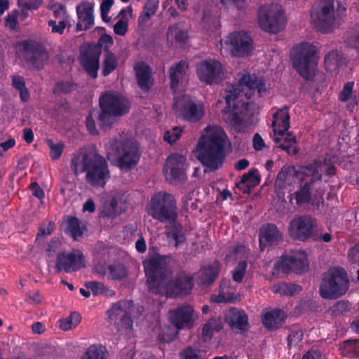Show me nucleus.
<instances>
[{
  "label": "nucleus",
  "mask_w": 359,
  "mask_h": 359,
  "mask_svg": "<svg viewBox=\"0 0 359 359\" xmlns=\"http://www.w3.org/2000/svg\"><path fill=\"white\" fill-rule=\"evenodd\" d=\"M71 168L76 175L85 172L86 181L93 187L104 188L111 177L106 159L93 149H81L74 154Z\"/></svg>",
  "instance_id": "1"
},
{
  "label": "nucleus",
  "mask_w": 359,
  "mask_h": 359,
  "mask_svg": "<svg viewBox=\"0 0 359 359\" xmlns=\"http://www.w3.org/2000/svg\"><path fill=\"white\" fill-rule=\"evenodd\" d=\"M227 142L228 137L220 127L207 130L206 135L200 137L196 147L197 158L206 170L215 171L223 165Z\"/></svg>",
  "instance_id": "2"
},
{
  "label": "nucleus",
  "mask_w": 359,
  "mask_h": 359,
  "mask_svg": "<svg viewBox=\"0 0 359 359\" xmlns=\"http://www.w3.org/2000/svg\"><path fill=\"white\" fill-rule=\"evenodd\" d=\"M101 111L98 121L101 127L107 128L114 123V118L128 113L130 104L127 98L115 91H107L100 97Z\"/></svg>",
  "instance_id": "3"
},
{
  "label": "nucleus",
  "mask_w": 359,
  "mask_h": 359,
  "mask_svg": "<svg viewBox=\"0 0 359 359\" xmlns=\"http://www.w3.org/2000/svg\"><path fill=\"white\" fill-rule=\"evenodd\" d=\"M290 60L293 68L305 80H313L318 57L316 47L309 42H302L292 49Z\"/></svg>",
  "instance_id": "4"
},
{
  "label": "nucleus",
  "mask_w": 359,
  "mask_h": 359,
  "mask_svg": "<svg viewBox=\"0 0 359 359\" xmlns=\"http://www.w3.org/2000/svg\"><path fill=\"white\" fill-rule=\"evenodd\" d=\"M349 279L342 267H334L325 273L322 278L319 293L325 299H337L348 290Z\"/></svg>",
  "instance_id": "5"
},
{
  "label": "nucleus",
  "mask_w": 359,
  "mask_h": 359,
  "mask_svg": "<svg viewBox=\"0 0 359 359\" xmlns=\"http://www.w3.org/2000/svg\"><path fill=\"white\" fill-rule=\"evenodd\" d=\"M148 213L161 222H176L178 217L175 197L166 192H159L151 197Z\"/></svg>",
  "instance_id": "6"
},
{
  "label": "nucleus",
  "mask_w": 359,
  "mask_h": 359,
  "mask_svg": "<svg viewBox=\"0 0 359 359\" xmlns=\"http://www.w3.org/2000/svg\"><path fill=\"white\" fill-rule=\"evenodd\" d=\"M25 67L29 70L42 69L49 59L46 47L41 42L26 39L18 43Z\"/></svg>",
  "instance_id": "7"
},
{
  "label": "nucleus",
  "mask_w": 359,
  "mask_h": 359,
  "mask_svg": "<svg viewBox=\"0 0 359 359\" xmlns=\"http://www.w3.org/2000/svg\"><path fill=\"white\" fill-rule=\"evenodd\" d=\"M194 286V276L191 273L181 270L171 278H167L161 286L158 294H164L169 298H180L189 294Z\"/></svg>",
  "instance_id": "8"
},
{
  "label": "nucleus",
  "mask_w": 359,
  "mask_h": 359,
  "mask_svg": "<svg viewBox=\"0 0 359 359\" xmlns=\"http://www.w3.org/2000/svg\"><path fill=\"white\" fill-rule=\"evenodd\" d=\"M135 304L133 300H121L114 304L107 311V321L114 325L118 331H126L132 329Z\"/></svg>",
  "instance_id": "9"
},
{
  "label": "nucleus",
  "mask_w": 359,
  "mask_h": 359,
  "mask_svg": "<svg viewBox=\"0 0 359 359\" xmlns=\"http://www.w3.org/2000/svg\"><path fill=\"white\" fill-rule=\"evenodd\" d=\"M149 290L155 294L159 293L161 286L167 280L169 271L163 257H154L143 262Z\"/></svg>",
  "instance_id": "10"
},
{
  "label": "nucleus",
  "mask_w": 359,
  "mask_h": 359,
  "mask_svg": "<svg viewBox=\"0 0 359 359\" xmlns=\"http://www.w3.org/2000/svg\"><path fill=\"white\" fill-rule=\"evenodd\" d=\"M317 219L310 215L295 216L289 223L288 234L294 241L306 242L316 237Z\"/></svg>",
  "instance_id": "11"
},
{
  "label": "nucleus",
  "mask_w": 359,
  "mask_h": 359,
  "mask_svg": "<svg viewBox=\"0 0 359 359\" xmlns=\"http://www.w3.org/2000/svg\"><path fill=\"white\" fill-rule=\"evenodd\" d=\"M258 22L262 30L276 34L285 26L283 11L278 5L263 6L258 13Z\"/></svg>",
  "instance_id": "12"
},
{
  "label": "nucleus",
  "mask_w": 359,
  "mask_h": 359,
  "mask_svg": "<svg viewBox=\"0 0 359 359\" xmlns=\"http://www.w3.org/2000/svg\"><path fill=\"white\" fill-rule=\"evenodd\" d=\"M276 269L288 274L291 272L302 274L309 269L308 256L304 250H294L282 255L275 264Z\"/></svg>",
  "instance_id": "13"
},
{
  "label": "nucleus",
  "mask_w": 359,
  "mask_h": 359,
  "mask_svg": "<svg viewBox=\"0 0 359 359\" xmlns=\"http://www.w3.org/2000/svg\"><path fill=\"white\" fill-rule=\"evenodd\" d=\"M334 0H321L318 10L312 11L311 20L322 33L331 32L334 27Z\"/></svg>",
  "instance_id": "14"
},
{
  "label": "nucleus",
  "mask_w": 359,
  "mask_h": 359,
  "mask_svg": "<svg viewBox=\"0 0 359 359\" xmlns=\"http://www.w3.org/2000/svg\"><path fill=\"white\" fill-rule=\"evenodd\" d=\"M108 156L123 171H128L135 165V151L122 140H114L108 149Z\"/></svg>",
  "instance_id": "15"
},
{
  "label": "nucleus",
  "mask_w": 359,
  "mask_h": 359,
  "mask_svg": "<svg viewBox=\"0 0 359 359\" xmlns=\"http://www.w3.org/2000/svg\"><path fill=\"white\" fill-rule=\"evenodd\" d=\"M225 101L224 119L234 128L240 126L243 122V112L247 110L248 103L242 101L239 94L232 92L226 95Z\"/></svg>",
  "instance_id": "16"
},
{
  "label": "nucleus",
  "mask_w": 359,
  "mask_h": 359,
  "mask_svg": "<svg viewBox=\"0 0 359 359\" xmlns=\"http://www.w3.org/2000/svg\"><path fill=\"white\" fill-rule=\"evenodd\" d=\"M79 50V60L82 67L90 77L97 78L102 53L100 46H95V43H87L82 45Z\"/></svg>",
  "instance_id": "17"
},
{
  "label": "nucleus",
  "mask_w": 359,
  "mask_h": 359,
  "mask_svg": "<svg viewBox=\"0 0 359 359\" xmlns=\"http://www.w3.org/2000/svg\"><path fill=\"white\" fill-rule=\"evenodd\" d=\"M85 266V257L83 252L79 250L70 252L63 251L57 254L55 270L57 273L76 272Z\"/></svg>",
  "instance_id": "18"
},
{
  "label": "nucleus",
  "mask_w": 359,
  "mask_h": 359,
  "mask_svg": "<svg viewBox=\"0 0 359 359\" xmlns=\"http://www.w3.org/2000/svg\"><path fill=\"white\" fill-rule=\"evenodd\" d=\"M187 167L185 156L177 154H170L165 161L163 172L167 180L170 182H182L187 178L186 169Z\"/></svg>",
  "instance_id": "19"
},
{
  "label": "nucleus",
  "mask_w": 359,
  "mask_h": 359,
  "mask_svg": "<svg viewBox=\"0 0 359 359\" xmlns=\"http://www.w3.org/2000/svg\"><path fill=\"white\" fill-rule=\"evenodd\" d=\"M221 71L222 64L215 60H205L196 65V74L199 80L209 85L219 81Z\"/></svg>",
  "instance_id": "20"
},
{
  "label": "nucleus",
  "mask_w": 359,
  "mask_h": 359,
  "mask_svg": "<svg viewBox=\"0 0 359 359\" xmlns=\"http://www.w3.org/2000/svg\"><path fill=\"white\" fill-rule=\"evenodd\" d=\"M194 310L191 306L184 304L170 310L168 317L177 329H189L194 325Z\"/></svg>",
  "instance_id": "21"
},
{
  "label": "nucleus",
  "mask_w": 359,
  "mask_h": 359,
  "mask_svg": "<svg viewBox=\"0 0 359 359\" xmlns=\"http://www.w3.org/2000/svg\"><path fill=\"white\" fill-rule=\"evenodd\" d=\"M229 40L233 48L232 53L236 56H248L252 51L253 40L245 32L239 31L231 33Z\"/></svg>",
  "instance_id": "22"
},
{
  "label": "nucleus",
  "mask_w": 359,
  "mask_h": 359,
  "mask_svg": "<svg viewBox=\"0 0 359 359\" xmlns=\"http://www.w3.org/2000/svg\"><path fill=\"white\" fill-rule=\"evenodd\" d=\"M180 109L183 118L191 123L199 121L204 116V105L201 102H196L190 98L184 99Z\"/></svg>",
  "instance_id": "23"
},
{
  "label": "nucleus",
  "mask_w": 359,
  "mask_h": 359,
  "mask_svg": "<svg viewBox=\"0 0 359 359\" xmlns=\"http://www.w3.org/2000/svg\"><path fill=\"white\" fill-rule=\"evenodd\" d=\"M136 83L144 93H148L154 84L152 69L144 62L136 63Z\"/></svg>",
  "instance_id": "24"
},
{
  "label": "nucleus",
  "mask_w": 359,
  "mask_h": 359,
  "mask_svg": "<svg viewBox=\"0 0 359 359\" xmlns=\"http://www.w3.org/2000/svg\"><path fill=\"white\" fill-rule=\"evenodd\" d=\"M304 174L299 172L294 165H284L277 175L275 185L280 189H285L287 187L290 186L293 180L296 178L299 182H303Z\"/></svg>",
  "instance_id": "25"
},
{
  "label": "nucleus",
  "mask_w": 359,
  "mask_h": 359,
  "mask_svg": "<svg viewBox=\"0 0 359 359\" xmlns=\"http://www.w3.org/2000/svg\"><path fill=\"white\" fill-rule=\"evenodd\" d=\"M287 106L278 110L273 116L272 127L274 136H283L290 127V116Z\"/></svg>",
  "instance_id": "26"
},
{
  "label": "nucleus",
  "mask_w": 359,
  "mask_h": 359,
  "mask_svg": "<svg viewBox=\"0 0 359 359\" xmlns=\"http://www.w3.org/2000/svg\"><path fill=\"white\" fill-rule=\"evenodd\" d=\"M78 22L76 30L83 31L90 29L94 25L93 7L90 4L85 3L76 7Z\"/></svg>",
  "instance_id": "27"
},
{
  "label": "nucleus",
  "mask_w": 359,
  "mask_h": 359,
  "mask_svg": "<svg viewBox=\"0 0 359 359\" xmlns=\"http://www.w3.org/2000/svg\"><path fill=\"white\" fill-rule=\"evenodd\" d=\"M326 165V160H315L308 165L302 166L299 172L304 174L303 182H312V185L316 182H320L322 180V174L320 171Z\"/></svg>",
  "instance_id": "28"
},
{
  "label": "nucleus",
  "mask_w": 359,
  "mask_h": 359,
  "mask_svg": "<svg viewBox=\"0 0 359 359\" xmlns=\"http://www.w3.org/2000/svg\"><path fill=\"white\" fill-rule=\"evenodd\" d=\"M260 248L264 246L277 245L283 238L282 234L274 224H267L260 230Z\"/></svg>",
  "instance_id": "29"
},
{
  "label": "nucleus",
  "mask_w": 359,
  "mask_h": 359,
  "mask_svg": "<svg viewBox=\"0 0 359 359\" xmlns=\"http://www.w3.org/2000/svg\"><path fill=\"white\" fill-rule=\"evenodd\" d=\"M286 316L280 309H274L266 312L262 318L263 325L270 330H276L283 325Z\"/></svg>",
  "instance_id": "30"
},
{
  "label": "nucleus",
  "mask_w": 359,
  "mask_h": 359,
  "mask_svg": "<svg viewBox=\"0 0 359 359\" xmlns=\"http://www.w3.org/2000/svg\"><path fill=\"white\" fill-rule=\"evenodd\" d=\"M227 321L233 328L245 332L249 328L248 315L243 311L233 309L230 311Z\"/></svg>",
  "instance_id": "31"
},
{
  "label": "nucleus",
  "mask_w": 359,
  "mask_h": 359,
  "mask_svg": "<svg viewBox=\"0 0 359 359\" xmlns=\"http://www.w3.org/2000/svg\"><path fill=\"white\" fill-rule=\"evenodd\" d=\"M299 189L291 194V199L295 200L298 207L309 203L311 201L312 182H301Z\"/></svg>",
  "instance_id": "32"
},
{
  "label": "nucleus",
  "mask_w": 359,
  "mask_h": 359,
  "mask_svg": "<svg viewBox=\"0 0 359 359\" xmlns=\"http://www.w3.org/2000/svg\"><path fill=\"white\" fill-rule=\"evenodd\" d=\"M167 36L168 39H174L177 45L182 47L189 39V29L183 27L181 23H176L168 27Z\"/></svg>",
  "instance_id": "33"
},
{
  "label": "nucleus",
  "mask_w": 359,
  "mask_h": 359,
  "mask_svg": "<svg viewBox=\"0 0 359 359\" xmlns=\"http://www.w3.org/2000/svg\"><path fill=\"white\" fill-rule=\"evenodd\" d=\"M168 223L170 225L166 227V236L170 242H174L175 246L178 247L186 241L182 226L177 221Z\"/></svg>",
  "instance_id": "34"
},
{
  "label": "nucleus",
  "mask_w": 359,
  "mask_h": 359,
  "mask_svg": "<svg viewBox=\"0 0 359 359\" xmlns=\"http://www.w3.org/2000/svg\"><path fill=\"white\" fill-rule=\"evenodd\" d=\"M189 66L186 61L181 60L169 69L170 88L176 89L179 86L180 79L185 75Z\"/></svg>",
  "instance_id": "35"
},
{
  "label": "nucleus",
  "mask_w": 359,
  "mask_h": 359,
  "mask_svg": "<svg viewBox=\"0 0 359 359\" xmlns=\"http://www.w3.org/2000/svg\"><path fill=\"white\" fill-rule=\"evenodd\" d=\"M201 283L205 285H212L218 278L220 272V264L217 260L202 268Z\"/></svg>",
  "instance_id": "36"
},
{
  "label": "nucleus",
  "mask_w": 359,
  "mask_h": 359,
  "mask_svg": "<svg viewBox=\"0 0 359 359\" xmlns=\"http://www.w3.org/2000/svg\"><path fill=\"white\" fill-rule=\"evenodd\" d=\"M223 326L222 323L215 318L208 320L203 326L201 337L203 341H208L213 336V334L219 332Z\"/></svg>",
  "instance_id": "37"
},
{
  "label": "nucleus",
  "mask_w": 359,
  "mask_h": 359,
  "mask_svg": "<svg viewBox=\"0 0 359 359\" xmlns=\"http://www.w3.org/2000/svg\"><path fill=\"white\" fill-rule=\"evenodd\" d=\"M158 0H147L143 8V12L138 19L139 26L142 27L146 23L157 11L158 8Z\"/></svg>",
  "instance_id": "38"
},
{
  "label": "nucleus",
  "mask_w": 359,
  "mask_h": 359,
  "mask_svg": "<svg viewBox=\"0 0 359 359\" xmlns=\"http://www.w3.org/2000/svg\"><path fill=\"white\" fill-rule=\"evenodd\" d=\"M108 355L107 349L102 344L90 345L85 353L82 359H106Z\"/></svg>",
  "instance_id": "39"
},
{
  "label": "nucleus",
  "mask_w": 359,
  "mask_h": 359,
  "mask_svg": "<svg viewBox=\"0 0 359 359\" xmlns=\"http://www.w3.org/2000/svg\"><path fill=\"white\" fill-rule=\"evenodd\" d=\"M273 291L275 293L292 296L299 293L302 291V287L297 284L280 282L273 285Z\"/></svg>",
  "instance_id": "40"
},
{
  "label": "nucleus",
  "mask_w": 359,
  "mask_h": 359,
  "mask_svg": "<svg viewBox=\"0 0 359 359\" xmlns=\"http://www.w3.org/2000/svg\"><path fill=\"white\" fill-rule=\"evenodd\" d=\"M81 316L79 312H72L67 318H63L59 320V327L68 331L75 328L81 322Z\"/></svg>",
  "instance_id": "41"
},
{
  "label": "nucleus",
  "mask_w": 359,
  "mask_h": 359,
  "mask_svg": "<svg viewBox=\"0 0 359 359\" xmlns=\"http://www.w3.org/2000/svg\"><path fill=\"white\" fill-rule=\"evenodd\" d=\"M110 278L114 280H121L126 278L128 273L127 267L120 262L113 263L107 266Z\"/></svg>",
  "instance_id": "42"
},
{
  "label": "nucleus",
  "mask_w": 359,
  "mask_h": 359,
  "mask_svg": "<svg viewBox=\"0 0 359 359\" xmlns=\"http://www.w3.org/2000/svg\"><path fill=\"white\" fill-rule=\"evenodd\" d=\"M239 83L241 86L248 87L250 90L256 89L259 93H261L264 88V83L262 81L259 80L257 76L250 74L243 75L239 79Z\"/></svg>",
  "instance_id": "43"
},
{
  "label": "nucleus",
  "mask_w": 359,
  "mask_h": 359,
  "mask_svg": "<svg viewBox=\"0 0 359 359\" xmlns=\"http://www.w3.org/2000/svg\"><path fill=\"white\" fill-rule=\"evenodd\" d=\"M118 62L116 55L111 51H107L102 64V74L104 76H109L118 67Z\"/></svg>",
  "instance_id": "44"
},
{
  "label": "nucleus",
  "mask_w": 359,
  "mask_h": 359,
  "mask_svg": "<svg viewBox=\"0 0 359 359\" xmlns=\"http://www.w3.org/2000/svg\"><path fill=\"white\" fill-rule=\"evenodd\" d=\"M303 337L304 332L302 329L299 325H292L289 328V334L287 336V346L290 348L297 346L299 342L302 341Z\"/></svg>",
  "instance_id": "45"
},
{
  "label": "nucleus",
  "mask_w": 359,
  "mask_h": 359,
  "mask_svg": "<svg viewBox=\"0 0 359 359\" xmlns=\"http://www.w3.org/2000/svg\"><path fill=\"white\" fill-rule=\"evenodd\" d=\"M78 85L72 81H60L55 83L53 88L55 95L69 94L77 89Z\"/></svg>",
  "instance_id": "46"
},
{
  "label": "nucleus",
  "mask_w": 359,
  "mask_h": 359,
  "mask_svg": "<svg viewBox=\"0 0 359 359\" xmlns=\"http://www.w3.org/2000/svg\"><path fill=\"white\" fill-rule=\"evenodd\" d=\"M48 9L53 12L54 17L60 21L66 22L69 18L66 6L60 3H53L48 6Z\"/></svg>",
  "instance_id": "47"
},
{
  "label": "nucleus",
  "mask_w": 359,
  "mask_h": 359,
  "mask_svg": "<svg viewBox=\"0 0 359 359\" xmlns=\"http://www.w3.org/2000/svg\"><path fill=\"white\" fill-rule=\"evenodd\" d=\"M47 144L50 147V156L52 160L55 161L59 159L64 151L65 143L62 141L55 144L50 139L47 140Z\"/></svg>",
  "instance_id": "48"
},
{
  "label": "nucleus",
  "mask_w": 359,
  "mask_h": 359,
  "mask_svg": "<svg viewBox=\"0 0 359 359\" xmlns=\"http://www.w3.org/2000/svg\"><path fill=\"white\" fill-rule=\"evenodd\" d=\"M67 229L71 232L72 236L74 239L83 235V231L80 226V221L76 217H71L68 219Z\"/></svg>",
  "instance_id": "49"
},
{
  "label": "nucleus",
  "mask_w": 359,
  "mask_h": 359,
  "mask_svg": "<svg viewBox=\"0 0 359 359\" xmlns=\"http://www.w3.org/2000/svg\"><path fill=\"white\" fill-rule=\"evenodd\" d=\"M248 263L245 260L240 261L238 265L232 271L233 280L236 283H241L245 275Z\"/></svg>",
  "instance_id": "50"
},
{
  "label": "nucleus",
  "mask_w": 359,
  "mask_h": 359,
  "mask_svg": "<svg viewBox=\"0 0 359 359\" xmlns=\"http://www.w3.org/2000/svg\"><path fill=\"white\" fill-rule=\"evenodd\" d=\"M282 136L274 137V142L278 143V148L285 151L289 155L294 156L299 153V148L294 146L295 143H287L282 142Z\"/></svg>",
  "instance_id": "51"
},
{
  "label": "nucleus",
  "mask_w": 359,
  "mask_h": 359,
  "mask_svg": "<svg viewBox=\"0 0 359 359\" xmlns=\"http://www.w3.org/2000/svg\"><path fill=\"white\" fill-rule=\"evenodd\" d=\"M182 129L175 126L170 130H166L163 139L170 144L175 143L182 136Z\"/></svg>",
  "instance_id": "52"
},
{
  "label": "nucleus",
  "mask_w": 359,
  "mask_h": 359,
  "mask_svg": "<svg viewBox=\"0 0 359 359\" xmlns=\"http://www.w3.org/2000/svg\"><path fill=\"white\" fill-rule=\"evenodd\" d=\"M42 3L43 0H18V4L22 10H37Z\"/></svg>",
  "instance_id": "53"
},
{
  "label": "nucleus",
  "mask_w": 359,
  "mask_h": 359,
  "mask_svg": "<svg viewBox=\"0 0 359 359\" xmlns=\"http://www.w3.org/2000/svg\"><path fill=\"white\" fill-rule=\"evenodd\" d=\"M354 86L353 81H348L346 83L343 87V89L339 96V100L343 102H346L349 100L351 97Z\"/></svg>",
  "instance_id": "54"
},
{
  "label": "nucleus",
  "mask_w": 359,
  "mask_h": 359,
  "mask_svg": "<svg viewBox=\"0 0 359 359\" xmlns=\"http://www.w3.org/2000/svg\"><path fill=\"white\" fill-rule=\"evenodd\" d=\"M85 287L90 290L95 296L103 294L104 292V284L97 281H88L85 283Z\"/></svg>",
  "instance_id": "55"
},
{
  "label": "nucleus",
  "mask_w": 359,
  "mask_h": 359,
  "mask_svg": "<svg viewBox=\"0 0 359 359\" xmlns=\"http://www.w3.org/2000/svg\"><path fill=\"white\" fill-rule=\"evenodd\" d=\"M114 41L112 36L109 34H103L100 37L98 42L95 43V46H100V48L102 50V46H104V51H110L109 48L113 45Z\"/></svg>",
  "instance_id": "56"
},
{
  "label": "nucleus",
  "mask_w": 359,
  "mask_h": 359,
  "mask_svg": "<svg viewBox=\"0 0 359 359\" xmlns=\"http://www.w3.org/2000/svg\"><path fill=\"white\" fill-rule=\"evenodd\" d=\"M198 349L188 346L180 352L181 359H199Z\"/></svg>",
  "instance_id": "57"
},
{
  "label": "nucleus",
  "mask_w": 359,
  "mask_h": 359,
  "mask_svg": "<svg viewBox=\"0 0 359 359\" xmlns=\"http://www.w3.org/2000/svg\"><path fill=\"white\" fill-rule=\"evenodd\" d=\"M250 175L251 174H244L241 180L236 184L237 188L242 191L243 194H249L252 189L254 188L251 184H248V179Z\"/></svg>",
  "instance_id": "58"
},
{
  "label": "nucleus",
  "mask_w": 359,
  "mask_h": 359,
  "mask_svg": "<svg viewBox=\"0 0 359 359\" xmlns=\"http://www.w3.org/2000/svg\"><path fill=\"white\" fill-rule=\"evenodd\" d=\"M339 62V54L336 50L329 51L325 57V63L327 66H337Z\"/></svg>",
  "instance_id": "59"
},
{
  "label": "nucleus",
  "mask_w": 359,
  "mask_h": 359,
  "mask_svg": "<svg viewBox=\"0 0 359 359\" xmlns=\"http://www.w3.org/2000/svg\"><path fill=\"white\" fill-rule=\"evenodd\" d=\"M48 25L51 27L52 32L58 33L60 34H62L64 33L67 26L66 22L59 20L58 24H57L56 21L53 20H48Z\"/></svg>",
  "instance_id": "60"
},
{
  "label": "nucleus",
  "mask_w": 359,
  "mask_h": 359,
  "mask_svg": "<svg viewBox=\"0 0 359 359\" xmlns=\"http://www.w3.org/2000/svg\"><path fill=\"white\" fill-rule=\"evenodd\" d=\"M60 246L59 240L56 238H53L48 244L46 252L48 257H53L58 250Z\"/></svg>",
  "instance_id": "61"
},
{
  "label": "nucleus",
  "mask_w": 359,
  "mask_h": 359,
  "mask_svg": "<svg viewBox=\"0 0 359 359\" xmlns=\"http://www.w3.org/2000/svg\"><path fill=\"white\" fill-rule=\"evenodd\" d=\"M350 310V305L348 302L339 301L333 306V311L337 313H344Z\"/></svg>",
  "instance_id": "62"
},
{
  "label": "nucleus",
  "mask_w": 359,
  "mask_h": 359,
  "mask_svg": "<svg viewBox=\"0 0 359 359\" xmlns=\"http://www.w3.org/2000/svg\"><path fill=\"white\" fill-rule=\"evenodd\" d=\"M348 257L351 262L359 264V243L349 250Z\"/></svg>",
  "instance_id": "63"
},
{
  "label": "nucleus",
  "mask_w": 359,
  "mask_h": 359,
  "mask_svg": "<svg viewBox=\"0 0 359 359\" xmlns=\"http://www.w3.org/2000/svg\"><path fill=\"white\" fill-rule=\"evenodd\" d=\"M128 30V24L122 20H118L114 26V31L116 34L123 36Z\"/></svg>",
  "instance_id": "64"
}]
</instances>
